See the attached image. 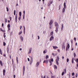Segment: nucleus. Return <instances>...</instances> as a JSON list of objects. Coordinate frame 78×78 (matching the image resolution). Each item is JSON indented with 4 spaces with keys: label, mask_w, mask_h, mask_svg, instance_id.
<instances>
[{
    "label": "nucleus",
    "mask_w": 78,
    "mask_h": 78,
    "mask_svg": "<svg viewBox=\"0 0 78 78\" xmlns=\"http://www.w3.org/2000/svg\"><path fill=\"white\" fill-rule=\"evenodd\" d=\"M55 24L56 28H59V25H58V23H57L56 22H55Z\"/></svg>",
    "instance_id": "obj_1"
},
{
    "label": "nucleus",
    "mask_w": 78,
    "mask_h": 78,
    "mask_svg": "<svg viewBox=\"0 0 78 78\" xmlns=\"http://www.w3.org/2000/svg\"><path fill=\"white\" fill-rule=\"evenodd\" d=\"M69 48H70V45H69V44H68L67 45V46L66 47V51H67L68 49H69Z\"/></svg>",
    "instance_id": "obj_2"
},
{
    "label": "nucleus",
    "mask_w": 78,
    "mask_h": 78,
    "mask_svg": "<svg viewBox=\"0 0 78 78\" xmlns=\"http://www.w3.org/2000/svg\"><path fill=\"white\" fill-rule=\"evenodd\" d=\"M65 44H63L62 45V49L63 50L64 49L65 50Z\"/></svg>",
    "instance_id": "obj_3"
},
{
    "label": "nucleus",
    "mask_w": 78,
    "mask_h": 78,
    "mask_svg": "<svg viewBox=\"0 0 78 78\" xmlns=\"http://www.w3.org/2000/svg\"><path fill=\"white\" fill-rule=\"evenodd\" d=\"M17 14H16V17H15V20H16V22L17 23Z\"/></svg>",
    "instance_id": "obj_4"
},
{
    "label": "nucleus",
    "mask_w": 78,
    "mask_h": 78,
    "mask_svg": "<svg viewBox=\"0 0 78 78\" xmlns=\"http://www.w3.org/2000/svg\"><path fill=\"white\" fill-rule=\"evenodd\" d=\"M52 62H53V58H51V59H50L49 60V62L50 63Z\"/></svg>",
    "instance_id": "obj_5"
},
{
    "label": "nucleus",
    "mask_w": 78,
    "mask_h": 78,
    "mask_svg": "<svg viewBox=\"0 0 78 78\" xmlns=\"http://www.w3.org/2000/svg\"><path fill=\"white\" fill-rule=\"evenodd\" d=\"M54 39V37L53 36H51L50 39V41H52V40H53V39Z\"/></svg>",
    "instance_id": "obj_6"
},
{
    "label": "nucleus",
    "mask_w": 78,
    "mask_h": 78,
    "mask_svg": "<svg viewBox=\"0 0 78 78\" xmlns=\"http://www.w3.org/2000/svg\"><path fill=\"white\" fill-rule=\"evenodd\" d=\"M32 62H33V58L31 57V59L30 60V65H31V63H32Z\"/></svg>",
    "instance_id": "obj_7"
},
{
    "label": "nucleus",
    "mask_w": 78,
    "mask_h": 78,
    "mask_svg": "<svg viewBox=\"0 0 78 78\" xmlns=\"http://www.w3.org/2000/svg\"><path fill=\"white\" fill-rule=\"evenodd\" d=\"M25 66H23V75H24V73H25Z\"/></svg>",
    "instance_id": "obj_8"
},
{
    "label": "nucleus",
    "mask_w": 78,
    "mask_h": 78,
    "mask_svg": "<svg viewBox=\"0 0 78 78\" xmlns=\"http://www.w3.org/2000/svg\"><path fill=\"white\" fill-rule=\"evenodd\" d=\"M48 60H44L43 63H45V62H46L47 64L48 63Z\"/></svg>",
    "instance_id": "obj_9"
},
{
    "label": "nucleus",
    "mask_w": 78,
    "mask_h": 78,
    "mask_svg": "<svg viewBox=\"0 0 78 78\" xmlns=\"http://www.w3.org/2000/svg\"><path fill=\"white\" fill-rule=\"evenodd\" d=\"M39 62H37V63L36 64V66L37 67V66H39Z\"/></svg>",
    "instance_id": "obj_10"
},
{
    "label": "nucleus",
    "mask_w": 78,
    "mask_h": 78,
    "mask_svg": "<svg viewBox=\"0 0 78 78\" xmlns=\"http://www.w3.org/2000/svg\"><path fill=\"white\" fill-rule=\"evenodd\" d=\"M3 75L4 76H5V70L4 69L3 70Z\"/></svg>",
    "instance_id": "obj_11"
},
{
    "label": "nucleus",
    "mask_w": 78,
    "mask_h": 78,
    "mask_svg": "<svg viewBox=\"0 0 78 78\" xmlns=\"http://www.w3.org/2000/svg\"><path fill=\"white\" fill-rule=\"evenodd\" d=\"M53 47L54 48V49H56V48H58V47L57 46H53Z\"/></svg>",
    "instance_id": "obj_12"
},
{
    "label": "nucleus",
    "mask_w": 78,
    "mask_h": 78,
    "mask_svg": "<svg viewBox=\"0 0 78 78\" xmlns=\"http://www.w3.org/2000/svg\"><path fill=\"white\" fill-rule=\"evenodd\" d=\"M64 8H66V2L64 3Z\"/></svg>",
    "instance_id": "obj_13"
},
{
    "label": "nucleus",
    "mask_w": 78,
    "mask_h": 78,
    "mask_svg": "<svg viewBox=\"0 0 78 78\" xmlns=\"http://www.w3.org/2000/svg\"><path fill=\"white\" fill-rule=\"evenodd\" d=\"M0 64L1 66H3V63H2V62L1 60H0Z\"/></svg>",
    "instance_id": "obj_14"
},
{
    "label": "nucleus",
    "mask_w": 78,
    "mask_h": 78,
    "mask_svg": "<svg viewBox=\"0 0 78 78\" xmlns=\"http://www.w3.org/2000/svg\"><path fill=\"white\" fill-rule=\"evenodd\" d=\"M31 48H30L29 49V54H30V53H31Z\"/></svg>",
    "instance_id": "obj_15"
},
{
    "label": "nucleus",
    "mask_w": 78,
    "mask_h": 78,
    "mask_svg": "<svg viewBox=\"0 0 78 78\" xmlns=\"http://www.w3.org/2000/svg\"><path fill=\"white\" fill-rule=\"evenodd\" d=\"M52 23H53V21H52V20H51L49 23V25H51Z\"/></svg>",
    "instance_id": "obj_16"
},
{
    "label": "nucleus",
    "mask_w": 78,
    "mask_h": 78,
    "mask_svg": "<svg viewBox=\"0 0 78 78\" xmlns=\"http://www.w3.org/2000/svg\"><path fill=\"white\" fill-rule=\"evenodd\" d=\"M65 12V8H64L63 9V10L62 11V12Z\"/></svg>",
    "instance_id": "obj_17"
},
{
    "label": "nucleus",
    "mask_w": 78,
    "mask_h": 78,
    "mask_svg": "<svg viewBox=\"0 0 78 78\" xmlns=\"http://www.w3.org/2000/svg\"><path fill=\"white\" fill-rule=\"evenodd\" d=\"M54 68L55 69H57V66H56V65H54Z\"/></svg>",
    "instance_id": "obj_18"
},
{
    "label": "nucleus",
    "mask_w": 78,
    "mask_h": 78,
    "mask_svg": "<svg viewBox=\"0 0 78 78\" xmlns=\"http://www.w3.org/2000/svg\"><path fill=\"white\" fill-rule=\"evenodd\" d=\"M56 63L57 65H59V63L58 62V61L57 60H56Z\"/></svg>",
    "instance_id": "obj_19"
},
{
    "label": "nucleus",
    "mask_w": 78,
    "mask_h": 78,
    "mask_svg": "<svg viewBox=\"0 0 78 78\" xmlns=\"http://www.w3.org/2000/svg\"><path fill=\"white\" fill-rule=\"evenodd\" d=\"M20 38L22 41H23V37H22V36H21L20 37Z\"/></svg>",
    "instance_id": "obj_20"
},
{
    "label": "nucleus",
    "mask_w": 78,
    "mask_h": 78,
    "mask_svg": "<svg viewBox=\"0 0 78 78\" xmlns=\"http://www.w3.org/2000/svg\"><path fill=\"white\" fill-rule=\"evenodd\" d=\"M56 60H57V61H59V58L58 56L57 57V59Z\"/></svg>",
    "instance_id": "obj_21"
},
{
    "label": "nucleus",
    "mask_w": 78,
    "mask_h": 78,
    "mask_svg": "<svg viewBox=\"0 0 78 78\" xmlns=\"http://www.w3.org/2000/svg\"><path fill=\"white\" fill-rule=\"evenodd\" d=\"M55 31H56V33L58 32V28L56 27V30Z\"/></svg>",
    "instance_id": "obj_22"
},
{
    "label": "nucleus",
    "mask_w": 78,
    "mask_h": 78,
    "mask_svg": "<svg viewBox=\"0 0 78 78\" xmlns=\"http://www.w3.org/2000/svg\"><path fill=\"white\" fill-rule=\"evenodd\" d=\"M5 23H6L7 22V19L6 18H5Z\"/></svg>",
    "instance_id": "obj_23"
},
{
    "label": "nucleus",
    "mask_w": 78,
    "mask_h": 78,
    "mask_svg": "<svg viewBox=\"0 0 78 78\" xmlns=\"http://www.w3.org/2000/svg\"><path fill=\"white\" fill-rule=\"evenodd\" d=\"M22 33V31H21L19 33V35H20V34H21Z\"/></svg>",
    "instance_id": "obj_24"
},
{
    "label": "nucleus",
    "mask_w": 78,
    "mask_h": 78,
    "mask_svg": "<svg viewBox=\"0 0 78 78\" xmlns=\"http://www.w3.org/2000/svg\"><path fill=\"white\" fill-rule=\"evenodd\" d=\"M47 58H48V55H47L46 56V59H47Z\"/></svg>",
    "instance_id": "obj_25"
},
{
    "label": "nucleus",
    "mask_w": 78,
    "mask_h": 78,
    "mask_svg": "<svg viewBox=\"0 0 78 78\" xmlns=\"http://www.w3.org/2000/svg\"><path fill=\"white\" fill-rule=\"evenodd\" d=\"M0 53L1 55H2V50L0 49Z\"/></svg>",
    "instance_id": "obj_26"
},
{
    "label": "nucleus",
    "mask_w": 78,
    "mask_h": 78,
    "mask_svg": "<svg viewBox=\"0 0 78 78\" xmlns=\"http://www.w3.org/2000/svg\"><path fill=\"white\" fill-rule=\"evenodd\" d=\"M8 28H10V24H9L7 26Z\"/></svg>",
    "instance_id": "obj_27"
},
{
    "label": "nucleus",
    "mask_w": 78,
    "mask_h": 78,
    "mask_svg": "<svg viewBox=\"0 0 78 78\" xmlns=\"http://www.w3.org/2000/svg\"><path fill=\"white\" fill-rule=\"evenodd\" d=\"M51 78H55V76H51Z\"/></svg>",
    "instance_id": "obj_28"
},
{
    "label": "nucleus",
    "mask_w": 78,
    "mask_h": 78,
    "mask_svg": "<svg viewBox=\"0 0 78 78\" xmlns=\"http://www.w3.org/2000/svg\"><path fill=\"white\" fill-rule=\"evenodd\" d=\"M49 2L50 3V4H52V3H53V1H50Z\"/></svg>",
    "instance_id": "obj_29"
},
{
    "label": "nucleus",
    "mask_w": 78,
    "mask_h": 78,
    "mask_svg": "<svg viewBox=\"0 0 78 78\" xmlns=\"http://www.w3.org/2000/svg\"><path fill=\"white\" fill-rule=\"evenodd\" d=\"M74 59V58H72V62L73 63V60Z\"/></svg>",
    "instance_id": "obj_30"
},
{
    "label": "nucleus",
    "mask_w": 78,
    "mask_h": 78,
    "mask_svg": "<svg viewBox=\"0 0 78 78\" xmlns=\"http://www.w3.org/2000/svg\"><path fill=\"white\" fill-rule=\"evenodd\" d=\"M19 14H20V16H21L22 15V12H19Z\"/></svg>",
    "instance_id": "obj_31"
},
{
    "label": "nucleus",
    "mask_w": 78,
    "mask_h": 78,
    "mask_svg": "<svg viewBox=\"0 0 78 78\" xmlns=\"http://www.w3.org/2000/svg\"><path fill=\"white\" fill-rule=\"evenodd\" d=\"M25 15H24V14L23 15V19H25Z\"/></svg>",
    "instance_id": "obj_32"
},
{
    "label": "nucleus",
    "mask_w": 78,
    "mask_h": 78,
    "mask_svg": "<svg viewBox=\"0 0 78 78\" xmlns=\"http://www.w3.org/2000/svg\"><path fill=\"white\" fill-rule=\"evenodd\" d=\"M60 9H61V5H59L58 10H60Z\"/></svg>",
    "instance_id": "obj_33"
},
{
    "label": "nucleus",
    "mask_w": 78,
    "mask_h": 78,
    "mask_svg": "<svg viewBox=\"0 0 78 78\" xmlns=\"http://www.w3.org/2000/svg\"><path fill=\"white\" fill-rule=\"evenodd\" d=\"M3 45L4 46H5L6 45V43L5 42H3Z\"/></svg>",
    "instance_id": "obj_34"
},
{
    "label": "nucleus",
    "mask_w": 78,
    "mask_h": 78,
    "mask_svg": "<svg viewBox=\"0 0 78 78\" xmlns=\"http://www.w3.org/2000/svg\"><path fill=\"white\" fill-rule=\"evenodd\" d=\"M76 56V54H75V53H74V57H75Z\"/></svg>",
    "instance_id": "obj_35"
},
{
    "label": "nucleus",
    "mask_w": 78,
    "mask_h": 78,
    "mask_svg": "<svg viewBox=\"0 0 78 78\" xmlns=\"http://www.w3.org/2000/svg\"><path fill=\"white\" fill-rule=\"evenodd\" d=\"M51 4L50 3V2H49L48 3V6H50Z\"/></svg>",
    "instance_id": "obj_36"
},
{
    "label": "nucleus",
    "mask_w": 78,
    "mask_h": 78,
    "mask_svg": "<svg viewBox=\"0 0 78 78\" xmlns=\"http://www.w3.org/2000/svg\"><path fill=\"white\" fill-rule=\"evenodd\" d=\"M64 72H63L62 74V75L63 76L64 75Z\"/></svg>",
    "instance_id": "obj_37"
},
{
    "label": "nucleus",
    "mask_w": 78,
    "mask_h": 78,
    "mask_svg": "<svg viewBox=\"0 0 78 78\" xmlns=\"http://www.w3.org/2000/svg\"><path fill=\"white\" fill-rule=\"evenodd\" d=\"M16 61L17 63H18V58L17 57H16Z\"/></svg>",
    "instance_id": "obj_38"
},
{
    "label": "nucleus",
    "mask_w": 78,
    "mask_h": 78,
    "mask_svg": "<svg viewBox=\"0 0 78 78\" xmlns=\"http://www.w3.org/2000/svg\"><path fill=\"white\" fill-rule=\"evenodd\" d=\"M5 34H6V33H4V37H6V35H5Z\"/></svg>",
    "instance_id": "obj_39"
},
{
    "label": "nucleus",
    "mask_w": 78,
    "mask_h": 78,
    "mask_svg": "<svg viewBox=\"0 0 78 78\" xmlns=\"http://www.w3.org/2000/svg\"><path fill=\"white\" fill-rule=\"evenodd\" d=\"M53 31L51 32V35H53Z\"/></svg>",
    "instance_id": "obj_40"
},
{
    "label": "nucleus",
    "mask_w": 78,
    "mask_h": 78,
    "mask_svg": "<svg viewBox=\"0 0 78 78\" xmlns=\"http://www.w3.org/2000/svg\"><path fill=\"white\" fill-rule=\"evenodd\" d=\"M14 15L15 16L16 15V10L14 11Z\"/></svg>",
    "instance_id": "obj_41"
},
{
    "label": "nucleus",
    "mask_w": 78,
    "mask_h": 78,
    "mask_svg": "<svg viewBox=\"0 0 78 78\" xmlns=\"http://www.w3.org/2000/svg\"><path fill=\"white\" fill-rule=\"evenodd\" d=\"M69 58H67V62H69Z\"/></svg>",
    "instance_id": "obj_42"
},
{
    "label": "nucleus",
    "mask_w": 78,
    "mask_h": 78,
    "mask_svg": "<svg viewBox=\"0 0 78 78\" xmlns=\"http://www.w3.org/2000/svg\"><path fill=\"white\" fill-rule=\"evenodd\" d=\"M74 75H75V73H72V76H74Z\"/></svg>",
    "instance_id": "obj_43"
},
{
    "label": "nucleus",
    "mask_w": 78,
    "mask_h": 78,
    "mask_svg": "<svg viewBox=\"0 0 78 78\" xmlns=\"http://www.w3.org/2000/svg\"><path fill=\"white\" fill-rule=\"evenodd\" d=\"M7 53H9V48H7Z\"/></svg>",
    "instance_id": "obj_44"
},
{
    "label": "nucleus",
    "mask_w": 78,
    "mask_h": 78,
    "mask_svg": "<svg viewBox=\"0 0 78 78\" xmlns=\"http://www.w3.org/2000/svg\"><path fill=\"white\" fill-rule=\"evenodd\" d=\"M63 28H64V25H63V24H62V29H63Z\"/></svg>",
    "instance_id": "obj_45"
},
{
    "label": "nucleus",
    "mask_w": 78,
    "mask_h": 78,
    "mask_svg": "<svg viewBox=\"0 0 78 78\" xmlns=\"http://www.w3.org/2000/svg\"><path fill=\"white\" fill-rule=\"evenodd\" d=\"M64 72H65V73H66V69H65Z\"/></svg>",
    "instance_id": "obj_46"
},
{
    "label": "nucleus",
    "mask_w": 78,
    "mask_h": 78,
    "mask_svg": "<svg viewBox=\"0 0 78 78\" xmlns=\"http://www.w3.org/2000/svg\"><path fill=\"white\" fill-rule=\"evenodd\" d=\"M7 11L8 12L9 11L8 8V7H6Z\"/></svg>",
    "instance_id": "obj_47"
},
{
    "label": "nucleus",
    "mask_w": 78,
    "mask_h": 78,
    "mask_svg": "<svg viewBox=\"0 0 78 78\" xmlns=\"http://www.w3.org/2000/svg\"><path fill=\"white\" fill-rule=\"evenodd\" d=\"M57 55V54H54V55H53V56H55L56 55Z\"/></svg>",
    "instance_id": "obj_48"
},
{
    "label": "nucleus",
    "mask_w": 78,
    "mask_h": 78,
    "mask_svg": "<svg viewBox=\"0 0 78 78\" xmlns=\"http://www.w3.org/2000/svg\"><path fill=\"white\" fill-rule=\"evenodd\" d=\"M23 14H24V15H25V11H23Z\"/></svg>",
    "instance_id": "obj_49"
},
{
    "label": "nucleus",
    "mask_w": 78,
    "mask_h": 78,
    "mask_svg": "<svg viewBox=\"0 0 78 78\" xmlns=\"http://www.w3.org/2000/svg\"><path fill=\"white\" fill-rule=\"evenodd\" d=\"M76 61L77 62V63H78V58H76Z\"/></svg>",
    "instance_id": "obj_50"
},
{
    "label": "nucleus",
    "mask_w": 78,
    "mask_h": 78,
    "mask_svg": "<svg viewBox=\"0 0 78 78\" xmlns=\"http://www.w3.org/2000/svg\"><path fill=\"white\" fill-rule=\"evenodd\" d=\"M20 19H21L20 17H19V18L18 19L19 20H20Z\"/></svg>",
    "instance_id": "obj_51"
},
{
    "label": "nucleus",
    "mask_w": 78,
    "mask_h": 78,
    "mask_svg": "<svg viewBox=\"0 0 78 78\" xmlns=\"http://www.w3.org/2000/svg\"><path fill=\"white\" fill-rule=\"evenodd\" d=\"M22 26H20V30H21V29H22Z\"/></svg>",
    "instance_id": "obj_52"
},
{
    "label": "nucleus",
    "mask_w": 78,
    "mask_h": 78,
    "mask_svg": "<svg viewBox=\"0 0 78 78\" xmlns=\"http://www.w3.org/2000/svg\"><path fill=\"white\" fill-rule=\"evenodd\" d=\"M27 59L28 60V61H30V58H28Z\"/></svg>",
    "instance_id": "obj_53"
},
{
    "label": "nucleus",
    "mask_w": 78,
    "mask_h": 78,
    "mask_svg": "<svg viewBox=\"0 0 78 78\" xmlns=\"http://www.w3.org/2000/svg\"><path fill=\"white\" fill-rule=\"evenodd\" d=\"M2 32H5V30H2Z\"/></svg>",
    "instance_id": "obj_54"
},
{
    "label": "nucleus",
    "mask_w": 78,
    "mask_h": 78,
    "mask_svg": "<svg viewBox=\"0 0 78 78\" xmlns=\"http://www.w3.org/2000/svg\"><path fill=\"white\" fill-rule=\"evenodd\" d=\"M52 65V62L50 63V66H51Z\"/></svg>",
    "instance_id": "obj_55"
},
{
    "label": "nucleus",
    "mask_w": 78,
    "mask_h": 78,
    "mask_svg": "<svg viewBox=\"0 0 78 78\" xmlns=\"http://www.w3.org/2000/svg\"><path fill=\"white\" fill-rule=\"evenodd\" d=\"M22 50V48H20V51H21V50Z\"/></svg>",
    "instance_id": "obj_56"
},
{
    "label": "nucleus",
    "mask_w": 78,
    "mask_h": 78,
    "mask_svg": "<svg viewBox=\"0 0 78 78\" xmlns=\"http://www.w3.org/2000/svg\"><path fill=\"white\" fill-rule=\"evenodd\" d=\"M13 77H14V78H15L16 77V75H14Z\"/></svg>",
    "instance_id": "obj_57"
},
{
    "label": "nucleus",
    "mask_w": 78,
    "mask_h": 78,
    "mask_svg": "<svg viewBox=\"0 0 78 78\" xmlns=\"http://www.w3.org/2000/svg\"><path fill=\"white\" fill-rule=\"evenodd\" d=\"M38 39H39L40 37H39V36H38Z\"/></svg>",
    "instance_id": "obj_58"
},
{
    "label": "nucleus",
    "mask_w": 78,
    "mask_h": 78,
    "mask_svg": "<svg viewBox=\"0 0 78 78\" xmlns=\"http://www.w3.org/2000/svg\"><path fill=\"white\" fill-rule=\"evenodd\" d=\"M46 53V52H45V51H43V53Z\"/></svg>",
    "instance_id": "obj_59"
},
{
    "label": "nucleus",
    "mask_w": 78,
    "mask_h": 78,
    "mask_svg": "<svg viewBox=\"0 0 78 78\" xmlns=\"http://www.w3.org/2000/svg\"><path fill=\"white\" fill-rule=\"evenodd\" d=\"M51 27H52V26H50V29H51Z\"/></svg>",
    "instance_id": "obj_60"
},
{
    "label": "nucleus",
    "mask_w": 78,
    "mask_h": 78,
    "mask_svg": "<svg viewBox=\"0 0 78 78\" xmlns=\"http://www.w3.org/2000/svg\"><path fill=\"white\" fill-rule=\"evenodd\" d=\"M76 66H77V67H78V63H77Z\"/></svg>",
    "instance_id": "obj_61"
},
{
    "label": "nucleus",
    "mask_w": 78,
    "mask_h": 78,
    "mask_svg": "<svg viewBox=\"0 0 78 78\" xmlns=\"http://www.w3.org/2000/svg\"><path fill=\"white\" fill-rule=\"evenodd\" d=\"M74 40L75 41H76V38L75 37V38H74Z\"/></svg>",
    "instance_id": "obj_62"
},
{
    "label": "nucleus",
    "mask_w": 78,
    "mask_h": 78,
    "mask_svg": "<svg viewBox=\"0 0 78 78\" xmlns=\"http://www.w3.org/2000/svg\"><path fill=\"white\" fill-rule=\"evenodd\" d=\"M3 56H5V57L6 56L5 54H3Z\"/></svg>",
    "instance_id": "obj_63"
},
{
    "label": "nucleus",
    "mask_w": 78,
    "mask_h": 78,
    "mask_svg": "<svg viewBox=\"0 0 78 78\" xmlns=\"http://www.w3.org/2000/svg\"><path fill=\"white\" fill-rule=\"evenodd\" d=\"M3 23H2V27H3Z\"/></svg>",
    "instance_id": "obj_64"
}]
</instances>
